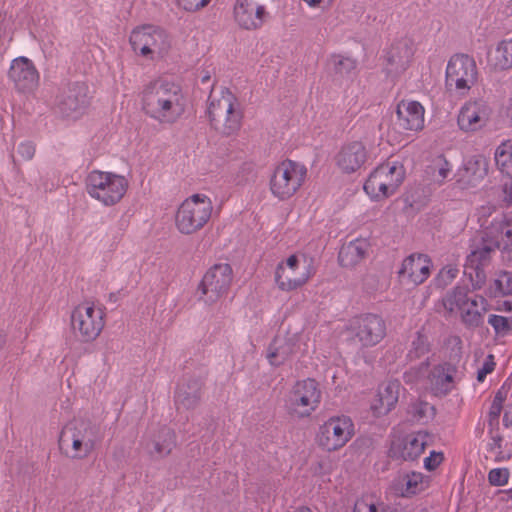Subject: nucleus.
I'll list each match as a JSON object with an SVG mask.
<instances>
[{"mask_svg": "<svg viewBox=\"0 0 512 512\" xmlns=\"http://www.w3.org/2000/svg\"><path fill=\"white\" fill-rule=\"evenodd\" d=\"M430 351V342L428 337L418 332L411 342V347L408 351L407 358L409 360L419 359Z\"/></svg>", "mask_w": 512, "mask_h": 512, "instance_id": "a19ab883", "label": "nucleus"}, {"mask_svg": "<svg viewBox=\"0 0 512 512\" xmlns=\"http://www.w3.org/2000/svg\"><path fill=\"white\" fill-rule=\"evenodd\" d=\"M391 512H420L415 507H401V508H394Z\"/></svg>", "mask_w": 512, "mask_h": 512, "instance_id": "bf43d9fd", "label": "nucleus"}, {"mask_svg": "<svg viewBox=\"0 0 512 512\" xmlns=\"http://www.w3.org/2000/svg\"><path fill=\"white\" fill-rule=\"evenodd\" d=\"M354 435V423L350 417L332 416L320 425L316 440L320 447L331 452L344 447Z\"/></svg>", "mask_w": 512, "mask_h": 512, "instance_id": "f8f14e48", "label": "nucleus"}, {"mask_svg": "<svg viewBox=\"0 0 512 512\" xmlns=\"http://www.w3.org/2000/svg\"><path fill=\"white\" fill-rule=\"evenodd\" d=\"M494 368L495 363L493 361V356L489 355L487 359L483 362L482 366L477 371L478 382H483L486 376L493 372Z\"/></svg>", "mask_w": 512, "mask_h": 512, "instance_id": "603ef678", "label": "nucleus"}, {"mask_svg": "<svg viewBox=\"0 0 512 512\" xmlns=\"http://www.w3.org/2000/svg\"><path fill=\"white\" fill-rule=\"evenodd\" d=\"M11 40L12 34L9 28V20L6 14L0 11V50L6 49Z\"/></svg>", "mask_w": 512, "mask_h": 512, "instance_id": "49530a36", "label": "nucleus"}, {"mask_svg": "<svg viewBox=\"0 0 512 512\" xmlns=\"http://www.w3.org/2000/svg\"><path fill=\"white\" fill-rule=\"evenodd\" d=\"M327 463L326 462H318L316 466L313 467V472L315 474L320 473V471L326 469Z\"/></svg>", "mask_w": 512, "mask_h": 512, "instance_id": "052dcab7", "label": "nucleus"}, {"mask_svg": "<svg viewBox=\"0 0 512 512\" xmlns=\"http://www.w3.org/2000/svg\"><path fill=\"white\" fill-rule=\"evenodd\" d=\"M496 310L512 313V301L510 300H504L501 303L498 304Z\"/></svg>", "mask_w": 512, "mask_h": 512, "instance_id": "4d7b16f0", "label": "nucleus"}, {"mask_svg": "<svg viewBox=\"0 0 512 512\" xmlns=\"http://www.w3.org/2000/svg\"><path fill=\"white\" fill-rule=\"evenodd\" d=\"M414 55V45L411 39L401 38L394 41L385 52L389 72L398 73L405 70Z\"/></svg>", "mask_w": 512, "mask_h": 512, "instance_id": "bb28decb", "label": "nucleus"}, {"mask_svg": "<svg viewBox=\"0 0 512 512\" xmlns=\"http://www.w3.org/2000/svg\"><path fill=\"white\" fill-rule=\"evenodd\" d=\"M337 168L345 174L358 171L368 160V152L361 141H352L343 144L335 157Z\"/></svg>", "mask_w": 512, "mask_h": 512, "instance_id": "412c9836", "label": "nucleus"}, {"mask_svg": "<svg viewBox=\"0 0 512 512\" xmlns=\"http://www.w3.org/2000/svg\"><path fill=\"white\" fill-rule=\"evenodd\" d=\"M494 65L500 70L512 69V37L497 43L494 52Z\"/></svg>", "mask_w": 512, "mask_h": 512, "instance_id": "e433bc0d", "label": "nucleus"}, {"mask_svg": "<svg viewBox=\"0 0 512 512\" xmlns=\"http://www.w3.org/2000/svg\"><path fill=\"white\" fill-rule=\"evenodd\" d=\"M503 425L509 427L512 424V418L509 416V412H505L502 419Z\"/></svg>", "mask_w": 512, "mask_h": 512, "instance_id": "680f3d73", "label": "nucleus"}, {"mask_svg": "<svg viewBox=\"0 0 512 512\" xmlns=\"http://www.w3.org/2000/svg\"><path fill=\"white\" fill-rule=\"evenodd\" d=\"M211 0H177L178 5L186 11L195 12L206 7Z\"/></svg>", "mask_w": 512, "mask_h": 512, "instance_id": "09e8293b", "label": "nucleus"}, {"mask_svg": "<svg viewBox=\"0 0 512 512\" xmlns=\"http://www.w3.org/2000/svg\"><path fill=\"white\" fill-rule=\"evenodd\" d=\"M461 379L462 373L450 362L435 365L427 376L428 385L436 396L450 393Z\"/></svg>", "mask_w": 512, "mask_h": 512, "instance_id": "aec40b11", "label": "nucleus"}, {"mask_svg": "<svg viewBox=\"0 0 512 512\" xmlns=\"http://www.w3.org/2000/svg\"><path fill=\"white\" fill-rule=\"evenodd\" d=\"M332 62L335 71L342 75L350 74L352 71L356 69L357 66L355 59L343 55L332 56Z\"/></svg>", "mask_w": 512, "mask_h": 512, "instance_id": "c03bdc74", "label": "nucleus"}, {"mask_svg": "<svg viewBox=\"0 0 512 512\" xmlns=\"http://www.w3.org/2000/svg\"><path fill=\"white\" fill-rule=\"evenodd\" d=\"M387 505L373 494L357 499L353 512H386Z\"/></svg>", "mask_w": 512, "mask_h": 512, "instance_id": "4c0bfd02", "label": "nucleus"}, {"mask_svg": "<svg viewBox=\"0 0 512 512\" xmlns=\"http://www.w3.org/2000/svg\"><path fill=\"white\" fill-rule=\"evenodd\" d=\"M493 212H494V207L493 206H491V205L481 206L477 210L478 221H479L480 225L482 223H484V225H487L486 222H487L488 218L490 216H492Z\"/></svg>", "mask_w": 512, "mask_h": 512, "instance_id": "5fc2aeb1", "label": "nucleus"}, {"mask_svg": "<svg viewBox=\"0 0 512 512\" xmlns=\"http://www.w3.org/2000/svg\"><path fill=\"white\" fill-rule=\"evenodd\" d=\"M509 476L507 468H493L488 473V481L493 486H504L508 483Z\"/></svg>", "mask_w": 512, "mask_h": 512, "instance_id": "a18cd8bd", "label": "nucleus"}, {"mask_svg": "<svg viewBox=\"0 0 512 512\" xmlns=\"http://www.w3.org/2000/svg\"><path fill=\"white\" fill-rule=\"evenodd\" d=\"M401 383L389 380L379 385L377 394L372 400L371 410L376 417L387 415L396 406L399 399Z\"/></svg>", "mask_w": 512, "mask_h": 512, "instance_id": "a878e982", "label": "nucleus"}, {"mask_svg": "<svg viewBox=\"0 0 512 512\" xmlns=\"http://www.w3.org/2000/svg\"><path fill=\"white\" fill-rule=\"evenodd\" d=\"M444 308L450 312H459L463 323L468 327H479L488 311L489 302L481 296L469 297L465 287H455L443 298Z\"/></svg>", "mask_w": 512, "mask_h": 512, "instance_id": "423d86ee", "label": "nucleus"}, {"mask_svg": "<svg viewBox=\"0 0 512 512\" xmlns=\"http://www.w3.org/2000/svg\"><path fill=\"white\" fill-rule=\"evenodd\" d=\"M431 267L432 263L427 255L411 254L403 260L399 276L419 285L428 279Z\"/></svg>", "mask_w": 512, "mask_h": 512, "instance_id": "393cba45", "label": "nucleus"}, {"mask_svg": "<svg viewBox=\"0 0 512 512\" xmlns=\"http://www.w3.org/2000/svg\"><path fill=\"white\" fill-rule=\"evenodd\" d=\"M294 512H313V511L308 507H301V508H298L297 510H295Z\"/></svg>", "mask_w": 512, "mask_h": 512, "instance_id": "0e129e2a", "label": "nucleus"}, {"mask_svg": "<svg viewBox=\"0 0 512 512\" xmlns=\"http://www.w3.org/2000/svg\"><path fill=\"white\" fill-rule=\"evenodd\" d=\"M363 347H373L386 335L384 320L375 314H364L353 318L348 328Z\"/></svg>", "mask_w": 512, "mask_h": 512, "instance_id": "dca6fc26", "label": "nucleus"}, {"mask_svg": "<svg viewBox=\"0 0 512 512\" xmlns=\"http://www.w3.org/2000/svg\"><path fill=\"white\" fill-rule=\"evenodd\" d=\"M505 115L510 120V123L512 124V100H509V102L505 106Z\"/></svg>", "mask_w": 512, "mask_h": 512, "instance_id": "13d9d810", "label": "nucleus"}, {"mask_svg": "<svg viewBox=\"0 0 512 512\" xmlns=\"http://www.w3.org/2000/svg\"><path fill=\"white\" fill-rule=\"evenodd\" d=\"M70 326L81 342L94 341L105 326V308L93 301L79 303L71 310Z\"/></svg>", "mask_w": 512, "mask_h": 512, "instance_id": "0eeeda50", "label": "nucleus"}, {"mask_svg": "<svg viewBox=\"0 0 512 512\" xmlns=\"http://www.w3.org/2000/svg\"><path fill=\"white\" fill-rule=\"evenodd\" d=\"M457 272H458V270H457L456 268H449V269L447 270V273L449 274V276H450L451 278L456 277Z\"/></svg>", "mask_w": 512, "mask_h": 512, "instance_id": "e2e57ef3", "label": "nucleus"}, {"mask_svg": "<svg viewBox=\"0 0 512 512\" xmlns=\"http://www.w3.org/2000/svg\"><path fill=\"white\" fill-rule=\"evenodd\" d=\"M411 374H412V370L405 373L404 377H405L406 381H411Z\"/></svg>", "mask_w": 512, "mask_h": 512, "instance_id": "774afa93", "label": "nucleus"}, {"mask_svg": "<svg viewBox=\"0 0 512 512\" xmlns=\"http://www.w3.org/2000/svg\"><path fill=\"white\" fill-rule=\"evenodd\" d=\"M232 282V268L227 263L212 266L203 276L200 284L206 301L213 303L225 295Z\"/></svg>", "mask_w": 512, "mask_h": 512, "instance_id": "a211bd4d", "label": "nucleus"}, {"mask_svg": "<svg viewBox=\"0 0 512 512\" xmlns=\"http://www.w3.org/2000/svg\"><path fill=\"white\" fill-rule=\"evenodd\" d=\"M487 323L492 327L496 338H505L512 333V318L490 314Z\"/></svg>", "mask_w": 512, "mask_h": 512, "instance_id": "58836bf2", "label": "nucleus"}, {"mask_svg": "<svg viewBox=\"0 0 512 512\" xmlns=\"http://www.w3.org/2000/svg\"><path fill=\"white\" fill-rule=\"evenodd\" d=\"M397 120L399 128L406 131H419L424 127V107L417 101L402 100L397 105Z\"/></svg>", "mask_w": 512, "mask_h": 512, "instance_id": "5701e85b", "label": "nucleus"}, {"mask_svg": "<svg viewBox=\"0 0 512 512\" xmlns=\"http://www.w3.org/2000/svg\"><path fill=\"white\" fill-rule=\"evenodd\" d=\"M432 436L426 431H418L392 444L394 455L405 461H414L419 458L425 448L431 443Z\"/></svg>", "mask_w": 512, "mask_h": 512, "instance_id": "4be33fe9", "label": "nucleus"}, {"mask_svg": "<svg viewBox=\"0 0 512 512\" xmlns=\"http://www.w3.org/2000/svg\"><path fill=\"white\" fill-rule=\"evenodd\" d=\"M483 228L482 240L491 247L508 252L512 249V212L497 213Z\"/></svg>", "mask_w": 512, "mask_h": 512, "instance_id": "f3484780", "label": "nucleus"}, {"mask_svg": "<svg viewBox=\"0 0 512 512\" xmlns=\"http://www.w3.org/2000/svg\"><path fill=\"white\" fill-rule=\"evenodd\" d=\"M428 365H429V363H428V359H427L426 361L421 363L419 370H423V369L426 370Z\"/></svg>", "mask_w": 512, "mask_h": 512, "instance_id": "69168bd1", "label": "nucleus"}, {"mask_svg": "<svg viewBox=\"0 0 512 512\" xmlns=\"http://www.w3.org/2000/svg\"><path fill=\"white\" fill-rule=\"evenodd\" d=\"M433 407L427 402H416L412 406V413L418 420L423 419Z\"/></svg>", "mask_w": 512, "mask_h": 512, "instance_id": "864d4df0", "label": "nucleus"}, {"mask_svg": "<svg viewBox=\"0 0 512 512\" xmlns=\"http://www.w3.org/2000/svg\"><path fill=\"white\" fill-rule=\"evenodd\" d=\"M496 248L482 240L481 244L472 248L466 257L465 270L474 271L477 282L483 283L486 279L485 269L490 265L492 254Z\"/></svg>", "mask_w": 512, "mask_h": 512, "instance_id": "cd10ccee", "label": "nucleus"}, {"mask_svg": "<svg viewBox=\"0 0 512 512\" xmlns=\"http://www.w3.org/2000/svg\"><path fill=\"white\" fill-rule=\"evenodd\" d=\"M493 106L484 97L467 100L457 114V126L464 133H475L484 129L493 116Z\"/></svg>", "mask_w": 512, "mask_h": 512, "instance_id": "ddd939ff", "label": "nucleus"}, {"mask_svg": "<svg viewBox=\"0 0 512 512\" xmlns=\"http://www.w3.org/2000/svg\"><path fill=\"white\" fill-rule=\"evenodd\" d=\"M307 177L304 164L286 159L278 163L271 172L269 189L278 200L284 201L294 196Z\"/></svg>", "mask_w": 512, "mask_h": 512, "instance_id": "6e6552de", "label": "nucleus"}, {"mask_svg": "<svg viewBox=\"0 0 512 512\" xmlns=\"http://www.w3.org/2000/svg\"><path fill=\"white\" fill-rule=\"evenodd\" d=\"M176 446V435L170 428L163 427L151 439L145 442L144 449L155 459L168 456Z\"/></svg>", "mask_w": 512, "mask_h": 512, "instance_id": "c756f323", "label": "nucleus"}, {"mask_svg": "<svg viewBox=\"0 0 512 512\" xmlns=\"http://www.w3.org/2000/svg\"><path fill=\"white\" fill-rule=\"evenodd\" d=\"M89 89L85 83L70 84L59 96L57 102L58 113L66 119H79L89 105Z\"/></svg>", "mask_w": 512, "mask_h": 512, "instance_id": "2eb2a0df", "label": "nucleus"}, {"mask_svg": "<svg viewBox=\"0 0 512 512\" xmlns=\"http://www.w3.org/2000/svg\"><path fill=\"white\" fill-rule=\"evenodd\" d=\"M302 1L305 2L310 8L325 10L332 5L334 0H302Z\"/></svg>", "mask_w": 512, "mask_h": 512, "instance_id": "6e6d98bb", "label": "nucleus"}, {"mask_svg": "<svg viewBox=\"0 0 512 512\" xmlns=\"http://www.w3.org/2000/svg\"><path fill=\"white\" fill-rule=\"evenodd\" d=\"M129 42L135 53L149 59L166 56L172 44L169 34L154 25L134 28L130 33Z\"/></svg>", "mask_w": 512, "mask_h": 512, "instance_id": "9d476101", "label": "nucleus"}, {"mask_svg": "<svg viewBox=\"0 0 512 512\" xmlns=\"http://www.w3.org/2000/svg\"><path fill=\"white\" fill-rule=\"evenodd\" d=\"M506 398L507 391L504 388H500L495 393L488 413V424L490 427H498L499 417Z\"/></svg>", "mask_w": 512, "mask_h": 512, "instance_id": "ea45409f", "label": "nucleus"}, {"mask_svg": "<svg viewBox=\"0 0 512 512\" xmlns=\"http://www.w3.org/2000/svg\"><path fill=\"white\" fill-rule=\"evenodd\" d=\"M426 487L425 476L420 472H410L399 478L397 492L408 497L420 493Z\"/></svg>", "mask_w": 512, "mask_h": 512, "instance_id": "72a5a7b5", "label": "nucleus"}, {"mask_svg": "<svg viewBox=\"0 0 512 512\" xmlns=\"http://www.w3.org/2000/svg\"><path fill=\"white\" fill-rule=\"evenodd\" d=\"M265 8L251 0H236L234 5V19L237 24L246 29L254 30L262 26Z\"/></svg>", "mask_w": 512, "mask_h": 512, "instance_id": "b1692460", "label": "nucleus"}, {"mask_svg": "<svg viewBox=\"0 0 512 512\" xmlns=\"http://www.w3.org/2000/svg\"><path fill=\"white\" fill-rule=\"evenodd\" d=\"M199 399L198 391H193L192 394L187 393L183 387H178L176 392V402L182 404L186 408L193 407Z\"/></svg>", "mask_w": 512, "mask_h": 512, "instance_id": "de8ad7c7", "label": "nucleus"}, {"mask_svg": "<svg viewBox=\"0 0 512 512\" xmlns=\"http://www.w3.org/2000/svg\"><path fill=\"white\" fill-rule=\"evenodd\" d=\"M213 209V202L206 194L195 193L187 197L176 211L177 230L184 235L200 231L211 219Z\"/></svg>", "mask_w": 512, "mask_h": 512, "instance_id": "20e7f679", "label": "nucleus"}, {"mask_svg": "<svg viewBox=\"0 0 512 512\" xmlns=\"http://www.w3.org/2000/svg\"><path fill=\"white\" fill-rule=\"evenodd\" d=\"M315 270L305 257L296 254L278 263L275 269V283L282 291H293L305 285Z\"/></svg>", "mask_w": 512, "mask_h": 512, "instance_id": "9b49d317", "label": "nucleus"}, {"mask_svg": "<svg viewBox=\"0 0 512 512\" xmlns=\"http://www.w3.org/2000/svg\"><path fill=\"white\" fill-rule=\"evenodd\" d=\"M139 99L143 114L163 127L178 123L187 108L182 87L165 78H156L145 84Z\"/></svg>", "mask_w": 512, "mask_h": 512, "instance_id": "f257e3e1", "label": "nucleus"}, {"mask_svg": "<svg viewBox=\"0 0 512 512\" xmlns=\"http://www.w3.org/2000/svg\"><path fill=\"white\" fill-rule=\"evenodd\" d=\"M490 297H504L512 295V272L499 271L488 288Z\"/></svg>", "mask_w": 512, "mask_h": 512, "instance_id": "c9c22d12", "label": "nucleus"}, {"mask_svg": "<svg viewBox=\"0 0 512 512\" xmlns=\"http://www.w3.org/2000/svg\"><path fill=\"white\" fill-rule=\"evenodd\" d=\"M321 401V390L318 383L312 379L296 381L284 398L286 412L295 419L311 416Z\"/></svg>", "mask_w": 512, "mask_h": 512, "instance_id": "1a4fd4ad", "label": "nucleus"}, {"mask_svg": "<svg viewBox=\"0 0 512 512\" xmlns=\"http://www.w3.org/2000/svg\"><path fill=\"white\" fill-rule=\"evenodd\" d=\"M505 492H506L508 498L512 501V487L507 489Z\"/></svg>", "mask_w": 512, "mask_h": 512, "instance_id": "338daca9", "label": "nucleus"}, {"mask_svg": "<svg viewBox=\"0 0 512 512\" xmlns=\"http://www.w3.org/2000/svg\"><path fill=\"white\" fill-rule=\"evenodd\" d=\"M8 78L18 92L32 93L39 85L40 75L32 60L21 56L12 60Z\"/></svg>", "mask_w": 512, "mask_h": 512, "instance_id": "6ab92c4d", "label": "nucleus"}, {"mask_svg": "<svg viewBox=\"0 0 512 512\" xmlns=\"http://www.w3.org/2000/svg\"><path fill=\"white\" fill-rule=\"evenodd\" d=\"M443 453L431 451L429 456L424 459V467L429 470H435L443 461Z\"/></svg>", "mask_w": 512, "mask_h": 512, "instance_id": "3c124183", "label": "nucleus"}, {"mask_svg": "<svg viewBox=\"0 0 512 512\" xmlns=\"http://www.w3.org/2000/svg\"><path fill=\"white\" fill-rule=\"evenodd\" d=\"M209 99L208 117L210 123L218 121L223 113L232 109V105H238L236 97L227 88H222L219 96L211 94Z\"/></svg>", "mask_w": 512, "mask_h": 512, "instance_id": "473e14b6", "label": "nucleus"}, {"mask_svg": "<svg viewBox=\"0 0 512 512\" xmlns=\"http://www.w3.org/2000/svg\"><path fill=\"white\" fill-rule=\"evenodd\" d=\"M100 441L99 429L90 422L75 420L61 431L59 446L63 453L72 459L88 457Z\"/></svg>", "mask_w": 512, "mask_h": 512, "instance_id": "7ed1b4c3", "label": "nucleus"}, {"mask_svg": "<svg viewBox=\"0 0 512 512\" xmlns=\"http://www.w3.org/2000/svg\"><path fill=\"white\" fill-rule=\"evenodd\" d=\"M129 186V179L125 175L113 171L93 169L84 179L87 195L105 208L119 204L126 196Z\"/></svg>", "mask_w": 512, "mask_h": 512, "instance_id": "f03ea898", "label": "nucleus"}, {"mask_svg": "<svg viewBox=\"0 0 512 512\" xmlns=\"http://www.w3.org/2000/svg\"><path fill=\"white\" fill-rule=\"evenodd\" d=\"M405 175L404 165L399 161L385 162L369 174L363 189L371 200L382 201L396 193Z\"/></svg>", "mask_w": 512, "mask_h": 512, "instance_id": "39448f33", "label": "nucleus"}, {"mask_svg": "<svg viewBox=\"0 0 512 512\" xmlns=\"http://www.w3.org/2000/svg\"><path fill=\"white\" fill-rule=\"evenodd\" d=\"M238 106L239 105H232L230 111L223 113V116L219 117L218 121L211 122V125L225 135H231L238 131L242 119V114Z\"/></svg>", "mask_w": 512, "mask_h": 512, "instance_id": "f704fd0d", "label": "nucleus"}, {"mask_svg": "<svg viewBox=\"0 0 512 512\" xmlns=\"http://www.w3.org/2000/svg\"><path fill=\"white\" fill-rule=\"evenodd\" d=\"M368 241L366 239L357 238L346 245H343L339 251L338 260L343 267H352L364 259L367 249Z\"/></svg>", "mask_w": 512, "mask_h": 512, "instance_id": "2f4dec72", "label": "nucleus"}, {"mask_svg": "<svg viewBox=\"0 0 512 512\" xmlns=\"http://www.w3.org/2000/svg\"><path fill=\"white\" fill-rule=\"evenodd\" d=\"M431 170L433 181L442 184L452 173V165L440 155L434 159Z\"/></svg>", "mask_w": 512, "mask_h": 512, "instance_id": "79ce46f5", "label": "nucleus"}, {"mask_svg": "<svg viewBox=\"0 0 512 512\" xmlns=\"http://www.w3.org/2000/svg\"><path fill=\"white\" fill-rule=\"evenodd\" d=\"M477 79L475 61L467 55L453 56L446 67V83L460 95H466Z\"/></svg>", "mask_w": 512, "mask_h": 512, "instance_id": "4468645a", "label": "nucleus"}, {"mask_svg": "<svg viewBox=\"0 0 512 512\" xmlns=\"http://www.w3.org/2000/svg\"><path fill=\"white\" fill-rule=\"evenodd\" d=\"M35 145L31 141L21 142L17 147V153L24 161H30L35 155Z\"/></svg>", "mask_w": 512, "mask_h": 512, "instance_id": "8fccbe9b", "label": "nucleus"}, {"mask_svg": "<svg viewBox=\"0 0 512 512\" xmlns=\"http://www.w3.org/2000/svg\"><path fill=\"white\" fill-rule=\"evenodd\" d=\"M487 174L486 163L483 159L472 157L467 159L457 172V182L461 188L476 187Z\"/></svg>", "mask_w": 512, "mask_h": 512, "instance_id": "c85d7f7f", "label": "nucleus"}, {"mask_svg": "<svg viewBox=\"0 0 512 512\" xmlns=\"http://www.w3.org/2000/svg\"><path fill=\"white\" fill-rule=\"evenodd\" d=\"M489 440L486 445L487 451L495 457L496 461L504 459L503 456V437L498 432V429L494 430V427H490Z\"/></svg>", "mask_w": 512, "mask_h": 512, "instance_id": "37998d69", "label": "nucleus"}, {"mask_svg": "<svg viewBox=\"0 0 512 512\" xmlns=\"http://www.w3.org/2000/svg\"><path fill=\"white\" fill-rule=\"evenodd\" d=\"M297 353L292 338L277 336L268 347L267 359L272 366H280Z\"/></svg>", "mask_w": 512, "mask_h": 512, "instance_id": "7c9ffc66", "label": "nucleus"}]
</instances>
